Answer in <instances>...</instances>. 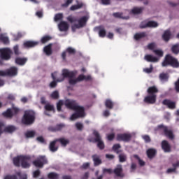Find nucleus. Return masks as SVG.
<instances>
[{
  "label": "nucleus",
  "instance_id": "1",
  "mask_svg": "<svg viewBox=\"0 0 179 179\" xmlns=\"http://www.w3.org/2000/svg\"><path fill=\"white\" fill-rule=\"evenodd\" d=\"M66 20L69 22V23H76V22H78V24H75L71 26L72 31H75L76 29H82L86 26L87 20H89V16H83L78 20V17L71 15L66 17Z\"/></svg>",
  "mask_w": 179,
  "mask_h": 179
},
{
  "label": "nucleus",
  "instance_id": "2",
  "mask_svg": "<svg viewBox=\"0 0 179 179\" xmlns=\"http://www.w3.org/2000/svg\"><path fill=\"white\" fill-rule=\"evenodd\" d=\"M147 93L148 95L144 98V103L146 104H155V103H156V100L157 99V94L159 93V89H157V87L154 85L148 87L147 90Z\"/></svg>",
  "mask_w": 179,
  "mask_h": 179
},
{
  "label": "nucleus",
  "instance_id": "3",
  "mask_svg": "<svg viewBox=\"0 0 179 179\" xmlns=\"http://www.w3.org/2000/svg\"><path fill=\"white\" fill-rule=\"evenodd\" d=\"M162 66H172V68H179L178 59H176L171 55L168 54L165 56L164 61L162 63Z\"/></svg>",
  "mask_w": 179,
  "mask_h": 179
},
{
  "label": "nucleus",
  "instance_id": "4",
  "mask_svg": "<svg viewBox=\"0 0 179 179\" xmlns=\"http://www.w3.org/2000/svg\"><path fill=\"white\" fill-rule=\"evenodd\" d=\"M35 120L34 113L31 110H26L22 118V122L24 125H31V124L34 123Z\"/></svg>",
  "mask_w": 179,
  "mask_h": 179
},
{
  "label": "nucleus",
  "instance_id": "5",
  "mask_svg": "<svg viewBox=\"0 0 179 179\" xmlns=\"http://www.w3.org/2000/svg\"><path fill=\"white\" fill-rule=\"evenodd\" d=\"M64 106L66 108H69V110H73L74 111L85 108V107L79 106V103H78L76 100L73 99H66L64 102Z\"/></svg>",
  "mask_w": 179,
  "mask_h": 179
},
{
  "label": "nucleus",
  "instance_id": "6",
  "mask_svg": "<svg viewBox=\"0 0 179 179\" xmlns=\"http://www.w3.org/2000/svg\"><path fill=\"white\" fill-rule=\"evenodd\" d=\"M32 164H34L35 167L43 169L44 167V164H48V159H47V157H45V155H41L38 156L36 159L33 161Z\"/></svg>",
  "mask_w": 179,
  "mask_h": 179
},
{
  "label": "nucleus",
  "instance_id": "7",
  "mask_svg": "<svg viewBox=\"0 0 179 179\" xmlns=\"http://www.w3.org/2000/svg\"><path fill=\"white\" fill-rule=\"evenodd\" d=\"M76 76V73H75V71H69L68 69H64L62 71V77L57 78V82H64L66 78H68L69 79L71 78H75Z\"/></svg>",
  "mask_w": 179,
  "mask_h": 179
},
{
  "label": "nucleus",
  "instance_id": "8",
  "mask_svg": "<svg viewBox=\"0 0 179 179\" xmlns=\"http://www.w3.org/2000/svg\"><path fill=\"white\" fill-rule=\"evenodd\" d=\"M75 111L76 113H73L70 117L71 121H75V120H78V118H83L86 115L85 108L76 110Z\"/></svg>",
  "mask_w": 179,
  "mask_h": 179
},
{
  "label": "nucleus",
  "instance_id": "9",
  "mask_svg": "<svg viewBox=\"0 0 179 179\" xmlns=\"http://www.w3.org/2000/svg\"><path fill=\"white\" fill-rule=\"evenodd\" d=\"M10 55H12V50L10 49H0V57L1 59H4L5 61H9V59H10Z\"/></svg>",
  "mask_w": 179,
  "mask_h": 179
},
{
  "label": "nucleus",
  "instance_id": "10",
  "mask_svg": "<svg viewBox=\"0 0 179 179\" xmlns=\"http://www.w3.org/2000/svg\"><path fill=\"white\" fill-rule=\"evenodd\" d=\"M132 136L130 134H119L117 135L116 139L118 142H129Z\"/></svg>",
  "mask_w": 179,
  "mask_h": 179
},
{
  "label": "nucleus",
  "instance_id": "11",
  "mask_svg": "<svg viewBox=\"0 0 179 179\" xmlns=\"http://www.w3.org/2000/svg\"><path fill=\"white\" fill-rule=\"evenodd\" d=\"M158 128L159 129H163L165 136L169 138V139L173 140L174 139V134H173V130H169V128L167 127L160 124L158 126Z\"/></svg>",
  "mask_w": 179,
  "mask_h": 179
},
{
  "label": "nucleus",
  "instance_id": "12",
  "mask_svg": "<svg viewBox=\"0 0 179 179\" xmlns=\"http://www.w3.org/2000/svg\"><path fill=\"white\" fill-rule=\"evenodd\" d=\"M31 157L30 156H21V166L23 169H29L30 167V162Z\"/></svg>",
  "mask_w": 179,
  "mask_h": 179
},
{
  "label": "nucleus",
  "instance_id": "13",
  "mask_svg": "<svg viewBox=\"0 0 179 179\" xmlns=\"http://www.w3.org/2000/svg\"><path fill=\"white\" fill-rule=\"evenodd\" d=\"M161 148L165 153H170V152H171V145H170L167 140H163L162 141Z\"/></svg>",
  "mask_w": 179,
  "mask_h": 179
},
{
  "label": "nucleus",
  "instance_id": "14",
  "mask_svg": "<svg viewBox=\"0 0 179 179\" xmlns=\"http://www.w3.org/2000/svg\"><path fill=\"white\" fill-rule=\"evenodd\" d=\"M122 165L117 164L115 169L113 170V173H114L116 177H120V178H122V177H124V173H122Z\"/></svg>",
  "mask_w": 179,
  "mask_h": 179
},
{
  "label": "nucleus",
  "instance_id": "15",
  "mask_svg": "<svg viewBox=\"0 0 179 179\" xmlns=\"http://www.w3.org/2000/svg\"><path fill=\"white\" fill-rule=\"evenodd\" d=\"M44 115H48V117H51V115L48 113V111H52V113H55V108L54 107V105H52L50 103H46L44 106Z\"/></svg>",
  "mask_w": 179,
  "mask_h": 179
},
{
  "label": "nucleus",
  "instance_id": "16",
  "mask_svg": "<svg viewBox=\"0 0 179 179\" xmlns=\"http://www.w3.org/2000/svg\"><path fill=\"white\" fill-rule=\"evenodd\" d=\"M92 135H93V136H94V138L89 139L90 142L96 143L99 142V141H101V136L100 135V133L99 131H97V130H93Z\"/></svg>",
  "mask_w": 179,
  "mask_h": 179
},
{
  "label": "nucleus",
  "instance_id": "17",
  "mask_svg": "<svg viewBox=\"0 0 179 179\" xmlns=\"http://www.w3.org/2000/svg\"><path fill=\"white\" fill-rule=\"evenodd\" d=\"M58 27L60 31H68L69 30V24L65 21H62L59 23Z\"/></svg>",
  "mask_w": 179,
  "mask_h": 179
},
{
  "label": "nucleus",
  "instance_id": "18",
  "mask_svg": "<svg viewBox=\"0 0 179 179\" xmlns=\"http://www.w3.org/2000/svg\"><path fill=\"white\" fill-rule=\"evenodd\" d=\"M163 106H167L170 110H174L176 108V102L171 101L170 99H164L162 101Z\"/></svg>",
  "mask_w": 179,
  "mask_h": 179
},
{
  "label": "nucleus",
  "instance_id": "19",
  "mask_svg": "<svg viewBox=\"0 0 179 179\" xmlns=\"http://www.w3.org/2000/svg\"><path fill=\"white\" fill-rule=\"evenodd\" d=\"M62 128H65V124H57L56 126H50L48 127V130L51 132H57L58 131H61Z\"/></svg>",
  "mask_w": 179,
  "mask_h": 179
},
{
  "label": "nucleus",
  "instance_id": "20",
  "mask_svg": "<svg viewBox=\"0 0 179 179\" xmlns=\"http://www.w3.org/2000/svg\"><path fill=\"white\" fill-rule=\"evenodd\" d=\"M148 159H153L157 155V150L155 148H149L146 151Z\"/></svg>",
  "mask_w": 179,
  "mask_h": 179
},
{
  "label": "nucleus",
  "instance_id": "21",
  "mask_svg": "<svg viewBox=\"0 0 179 179\" xmlns=\"http://www.w3.org/2000/svg\"><path fill=\"white\" fill-rule=\"evenodd\" d=\"M7 76H16L17 75V69L16 66H12L6 70Z\"/></svg>",
  "mask_w": 179,
  "mask_h": 179
},
{
  "label": "nucleus",
  "instance_id": "22",
  "mask_svg": "<svg viewBox=\"0 0 179 179\" xmlns=\"http://www.w3.org/2000/svg\"><path fill=\"white\" fill-rule=\"evenodd\" d=\"M15 62L17 65L23 66V65H25L26 62H27V57H16Z\"/></svg>",
  "mask_w": 179,
  "mask_h": 179
},
{
  "label": "nucleus",
  "instance_id": "23",
  "mask_svg": "<svg viewBox=\"0 0 179 179\" xmlns=\"http://www.w3.org/2000/svg\"><path fill=\"white\" fill-rule=\"evenodd\" d=\"M43 52H45V55H48V57L52 55V43H50L45 46L43 48Z\"/></svg>",
  "mask_w": 179,
  "mask_h": 179
},
{
  "label": "nucleus",
  "instance_id": "24",
  "mask_svg": "<svg viewBox=\"0 0 179 179\" xmlns=\"http://www.w3.org/2000/svg\"><path fill=\"white\" fill-rule=\"evenodd\" d=\"M57 139H55L53 141H51L49 145V149L50 152H55L58 150V145H57Z\"/></svg>",
  "mask_w": 179,
  "mask_h": 179
},
{
  "label": "nucleus",
  "instance_id": "25",
  "mask_svg": "<svg viewBox=\"0 0 179 179\" xmlns=\"http://www.w3.org/2000/svg\"><path fill=\"white\" fill-rule=\"evenodd\" d=\"M162 38L166 43L170 41V39L171 38V31L169 29L164 31L162 35Z\"/></svg>",
  "mask_w": 179,
  "mask_h": 179
},
{
  "label": "nucleus",
  "instance_id": "26",
  "mask_svg": "<svg viewBox=\"0 0 179 179\" xmlns=\"http://www.w3.org/2000/svg\"><path fill=\"white\" fill-rule=\"evenodd\" d=\"M55 75H57V72L51 73L52 79L53 80V81H52L49 85L51 89H54L55 87H57V85L58 83V81H57V77H55Z\"/></svg>",
  "mask_w": 179,
  "mask_h": 179
},
{
  "label": "nucleus",
  "instance_id": "27",
  "mask_svg": "<svg viewBox=\"0 0 179 179\" xmlns=\"http://www.w3.org/2000/svg\"><path fill=\"white\" fill-rule=\"evenodd\" d=\"M38 45V42L27 41L24 43V47L25 48H33V47H36V45Z\"/></svg>",
  "mask_w": 179,
  "mask_h": 179
},
{
  "label": "nucleus",
  "instance_id": "28",
  "mask_svg": "<svg viewBox=\"0 0 179 179\" xmlns=\"http://www.w3.org/2000/svg\"><path fill=\"white\" fill-rule=\"evenodd\" d=\"M97 29H99V37H101L102 38H104L107 34V31H106V29H104V27L99 26L96 27Z\"/></svg>",
  "mask_w": 179,
  "mask_h": 179
},
{
  "label": "nucleus",
  "instance_id": "29",
  "mask_svg": "<svg viewBox=\"0 0 179 179\" xmlns=\"http://www.w3.org/2000/svg\"><path fill=\"white\" fill-rule=\"evenodd\" d=\"M56 141L59 142L62 146H64V148L66 145H69V139H66L65 138H56Z\"/></svg>",
  "mask_w": 179,
  "mask_h": 179
},
{
  "label": "nucleus",
  "instance_id": "30",
  "mask_svg": "<svg viewBox=\"0 0 179 179\" xmlns=\"http://www.w3.org/2000/svg\"><path fill=\"white\" fill-rule=\"evenodd\" d=\"M148 36L146 34V32H140V33H136L134 35V39H136V41H138V40H141V38H145Z\"/></svg>",
  "mask_w": 179,
  "mask_h": 179
},
{
  "label": "nucleus",
  "instance_id": "31",
  "mask_svg": "<svg viewBox=\"0 0 179 179\" xmlns=\"http://www.w3.org/2000/svg\"><path fill=\"white\" fill-rule=\"evenodd\" d=\"M78 80H80V82H82L83 80H85L86 82H89L90 80H92V76L88 75L86 76L83 74H80L78 76Z\"/></svg>",
  "mask_w": 179,
  "mask_h": 179
},
{
  "label": "nucleus",
  "instance_id": "32",
  "mask_svg": "<svg viewBox=\"0 0 179 179\" xmlns=\"http://www.w3.org/2000/svg\"><path fill=\"white\" fill-rule=\"evenodd\" d=\"M4 132H7V134H13L16 131V127L13 125H9L4 128Z\"/></svg>",
  "mask_w": 179,
  "mask_h": 179
},
{
  "label": "nucleus",
  "instance_id": "33",
  "mask_svg": "<svg viewBox=\"0 0 179 179\" xmlns=\"http://www.w3.org/2000/svg\"><path fill=\"white\" fill-rule=\"evenodd\" d=\"M145 59L148 61V62H157V61H159V59H157V57H153L150 55H146L145 56Z\"/></svg>",
  "mask_w": 179,
  "mask_h": 179
},
{
  "label": "nucleus",
  "instance_id": "34",
  "mask_svg": "<svg viewBox=\"0 0 179 179\" xmlns=\"http://www.w3.org/2000/svg\"><path fill=\"white\" fill-rule=\"evenodd\" d=\"M105 107L108 108V110H113L114 108V102L111 101V99H106L105 101Z\"/></svg>",
  "mask_w": 179,
  "mask_h": 179
},
{
  "label": "nucleus",
  "instance_id": "35",
  "mask_svg": "<svg viewBox=\"0 0 179 179\" xmlns=\"http://www.w3.org/2000/svg\"><path fill=\"white\" fill-rule=\"evenodd\" d=\"M159 78L161 82H168L169 76L167 73H162L159 74Z\"/></svg>",
  "mask_w": 179,
  "mask_h": 179
},
{
  "label": "nucleus",
  "instance_id": "36",
  "mask_svg": "<svg viewBox=\"0 0 179 179\" xmlns=\"http://www.w3.org/2000/svg\"><path fill=\"white\" fill-rule=\"evenodd\" d=\"M92 159L94 166H100V164H101V159H100V157H99V155H92Z\"/></svg>",
  "mask_w": 179,
  "mask_h": 179
},
{
  "label": "nucleus",
  "instance_id": "37",
  "mask_svg": "<svg viewBox=\"0 0 179 179\" xmlns=\"http://www.w3.org/2000/svg\"><path fill=\"white\" fill-rule=\"evenodd\" d=\"M3 117H6V118H13V112L12 111V109L8 108L3 113Z\"/></svg>",
  "mask_w": 179,
  "mask_h": 179
},
{
  "label": "nucleus",
  "instance_id": "38",
  "mask_svg": "<svg viewBox=\"0 0 179 179\" xmlns=\"http://www.w3.org/2000/svg\"><path fill=\"white\" fill-rule=\"evenodd\" d=\"M13 164L16 167H20V162H22V156L14 157L13 159Z\"/></svg>",
  "mask_w": 179,
  "mask_h": 179
},
{
  "label": "nucleus",
  "instance_id": "39",
  "mask_svg": "<svg viewBox=\"0 0 179 179\" xmlns=\"http://www.w3.org/2000/svg\"><path fill=\"white\" fill-rule=\"evenodd\" d=\"M48 178H49V179H59V174L55 173V172H50L48 174Z\"/></svg>",
  "mask_w": 179,
  "mask_h": 179
},
{
  "label": "nucleus",
  "instance_id": "40",
  "mask_svg": "<svg viewBox=\"0 0 179 179\" xmlns=\"http://www.w3.org/2000/svg\"><path fill=\"white\" fill-rule=\"evenodd\" d=\"M120 163H125L127 162V155L125 153H121L118 155Z\"/></svg>",
  "mask_w": 179,
  "mask_h": 179
},
{
  "label": "nucleus",
  "instance_id": "41",
  "mask_svg": "<svg viewBox=\"0 0 179 179\" xmlns=\"http://www.w3.org/2000/svg\"><path fill=\"white\" fill-rule=\"evenodd\" d=\"M142 10H143V8H142V7H140V8L136 7V8H134L131 10V12L134 15H139V13H142Z\"/></svg>",
  "mask_w": 179,
  "mask_h": 179
},
{
  "label": "nucleus",
  "instance_id": "42",
  "mask_svg": "<svg viewBox=\"0 0 179 179\" xmlns=\"http://www.w3.org/2000/svg\"><path fill=\"white\" fill-rule=\"evenodd\" d=\"M171 51H172L173 54H175V55H178V54H179L178 44L173 45L171 48Z\"/></svg>",
  "mask_w": 179,
  "mask_h": 179
},
{
  "label": "nucleus",
  "instance_id": "43",
  "mask_svg": "<svg viewBox=\"0 0 179 179\" xmlns=\"http://www.w3.org/2000/svg\"><path fill=\"white\" fill-rule=\"evenodd\" d=\"M0 41L4 44H9V38L3 34L0 35Z\"/></svg>",
  "mask_w": 179,
  "mask_h": 179
},
{
  "label": "nucleus",
  "instance_id": "44",
  "mask_svg": "<svg viewBox=\"0 0 179 179\" xmlns=\"http://www.w3.org/2000/svg\"><path fill=\"white\" fill-rule=\"evenodd\" d=\"M119 149H121V145L120 144H115L113 146V150L115 152V153H117V155L121 153V150H120Z\"/></svg>",
  "mask_w": 179,
  "mask_h": 179
},
{
  "label": "nucleus",
  "instance_id": "45",
  "mask_svg": "<svg viewBox=\"0 0 179 179\" xmlns=\"http://www.w3.org/2000/svg\"><path fill=\"white\" fill-rule=\"evenodd\" d=\"M52 37L50 36H43L41 39V43L42 44H45V43H48V41H50V40H52Z\"/></svg>",
  "mask_w": 179,
  "mask_h": 179
},
{
  "label": "nucleus",
  "instance_id": "46",
  "mask_svg": "<svg viewBox=\"0 0 179 179\" xmlns=\"http://www.w3.org/2000/svg\"><path fill=\"white\" fill-rule=\"evenodd\" d=\"M78 82H80V80H79V77L76 79H73V78H69V83L71 85H76Z\"/></svg>",
  "mask_w": 179,
  "mask_h": 179
},
{
  "label": "nucleus",
  "instance_id": "47",
  "mask_svg": "<svg viewBox=\"0 0 179 179\" xmlns=\"http://www.w3.org/2000/svg\"><path fill=\"white\" fill-rule=\"evenodd\" d=\"M66 52L69 54V55H75L76 54V50H75L72 47H69L66 48Z\"/></svg>",
  "mask_w": 179,
  "mask_h": 179
},
{
  "label": "nucleus",
  "instance_id": "48",
  "mask_svg": "<svg viewBox=\"0 0 179 179\" xmlns=\"http://www.w3.org/2000/svg\"><path fill=\"white\" fill-rule=\"evenodd\" d=\"M148 27H157L159 24L156 21H148L147 22Z\"/></svg>",
  "mask_w": 179,
  "mask_h": 179
},
{
  "label": "nucleus",
  "instance_id": "49",
  "mask_svg": "<svg viewBox=\"0 0 179 179\" xmlns=\"http://www.w3.org/2000/svg\"><path fill=\"white\" fill-rule=\"evenodd\" d=\"M36 135V131H28L25 133L26 138H34Z\"/></svg>",
  "mask_w": 179,
  "mask_h": 179
},
{
  "label": "nucleus",
  "instance_id": "50",
  "mask_svg": "<svg viewBox=\"0 0 179 179\" xmlns=\"http://www.w3.org/2000/svg\"><path fill=\"white\" fill-rule=\"evenodd\" d=\"M50 96L52 99H54V100H58V99H59V92H58V91H54Z\"/></svg>",
  "mask_w": 179,
  "mask_h": 179
},
{
  "label": "nucleus",
  "instance_id": "51",
  "mask_svg": "<svg viewBox=\"0 0 179 179\" xmlns=\"http://www.w3.org/2000/svg\"><path fill=\"white\" fill-rule=\"evenodd\" d=\"M96 143H97V148H99L100 150H103V149H104L105 145L103 140H99V141H96Z\"/></svg>",
  "mask_w": 179,
  "mask_h": 179
},
{
  "label": "nucleus",
  "instance_id": "52",
  "mask_svg": "<svg viewBox=\"0 0 179 179\" xmlns=\"http://www.w3.org/2000/svg\"><path fill=\"white\" fill-rule=\"evenodd\" d=\"M55 22H58L64 19V15L62 13H57L55 15Z\"/></svg>",
  "mask_w": 179,
  "mask_h": 179
},
{
  "label": "nucleus",
  "instance_id": "53",
  "mask_svg": "<svg viewBox=\"0 0 179 179\" xmlns=\"http://www.w3.org/2000/svg\"><path fill=\"white\" fill-rule=\"evenodd\" d=\"M133 157H134V159H136L137 160H138L139 166H145V162H143V160L141 159V158L138 156V155H133Z\"/></svg>",
  "mask_w": 179,
  "mask_h": 179
},
{
  "label": "nucleus",
  "instance_id": "54",
  "mask_svg": "<svg viewBox=\"0 0 179 179\" xmlns=\"http://www.w3.org/2000/svg\"><path fill=\"white\" fill-rule=\"evenodd\" d=\"M62 106H64V101H59L58 103H57V111L60 112L62 111Z\"/></svg>",
  "mask_w": 179,
  "mask_h": 179
},
{
  "label": "nucleus",
  "instance_id": "55",
  "mask_svg": "<svg viewBox=\"0 0 179 179\" xmlns=\"http://www.w3.org/2000/svg\"><path fill=\"white\" fill-rule=\"evenodd\" d=\"M82 6H83V4L73 5L71 6L70 9L71 10H76L78 9H80Z\"/></svg>",
  "mask_w": 179,
  "mask_h": 179
},
{
  "label": "nucleus",
  "instance_id": "56",
  "mask_svg": "<svg viewBox=\"0 0 179 179\" xmlns=\"http://www.w3.org/2000/svg\"><path fill=\"white\" fill-rule=\"evenodd\" d=\"M13 51H14V54L15 55H20L21 52L20 51H19V45H16L13 47Z\"/></svg>",
  "mask_w": 179,
  "mask_h": 179
},
{
  "label": "nucleus",
  "instance_id": "57",
  "mask_svg": "<svg viewBox=\"0 0 179 179\" xmlns=\"http://www.w3.org/2000/svg\"><path fill=\"white\" fill-rule=\"evenodd\" d=\"M143 72H145V73H152L153 72V65L151 64L150 68L143 69Z\"/></svg>",
  "mask_w": 179,
  "mask_h": 179
},
{
  "label": "nucleus",
  "instance_id": "58",
  "mask_svg": "<svg viewBox=\"0 0 179 179\" xmlns=\"http://www.w3.org/2000/svg\"><path fill=\"white\" fill-rule=\"evenodd\" d=\"M143 139L145 141V143H150L151 142L150 136L149 135L142 136Z\"/></svg>",
  "mask_w": 179,
  "mask_h": 179
},
{
  "label": "nucleus",
  "instance_id": "59",
  "mask_svg": "<svg viewBox=\"0 0 179 179\" xmlns=\"http://www.w3.org/2000/svg\"><path fill=\"white\" fill-rule=\"evenodd\" d=\"M90 167V163H89V162H85V163H84V164L81 166L80 169H82L83 170H87V169H89Z\"/></svg>",
  "mask_w": 179,
  "mask_h": 179
},
{
  "label": "nucleus",
  "instance_id": "60",
  "mask_svg": "<svg viewBox=\"0 0 179 179\" xmlns=\"http://www.w3.org/2000/svg\"><path fill=\"white\" fill-rule=\"evenodd\" d=\"M153 52H155V55H157L158 57H163V51L160 50H154Z\"/></svg>",
  "mask_w": 179,
  "mask_h": 179
},
{
  "label": "nucleus",
  "instance_id": "61",
  "mask_svg": "<svg viewBox=\"0 0 179 179\" xmlns=\"http://www.w3.org/2000/svg\"><path fill=\"white\" fill-rule=\"evenodd\" d=\"M3 179H19L16 175H6Z\"/></svg>",
  "mask_w": 179,
  "mask_h": 179
},
{
  "label": "nucleus",
  "instance_id": "62",
  "mask_svg": "<svg viewBox=\"0 0 179 179\" xmlns=\"http://www.w3.org/2000/svg\"><path fill=\"white\" fill-rule=\"evenodd\" d=\"M76 127L78 131H82V129H83V124L78 122L76 123Z\"/></svg>",
  "mask_w": 179,
  "mask_h": 179
},
{
  "label": "nucleus",
  "instance_id": "63",
  "mask_svg": "<svg viewBox=\"0 0 179 179\" xmlns=\"http://www.w3.org/2000/svg\"><path fill=\"white\" fill-rule=\"evenodd\" d=\"M40 174H41L40 169H37L36 171H34V173H33L34 178H37V177H38V176H40Z\"/></svg>",
  "mask_w": 179,
  "mask_h": 179
},
{
  "label": "nucleus",
  "instance_id": "64",
  "mask_svg": "<svg viewBox=\"0 0 179 179\" xmlns=\"http://www.w3.org/2000/svg\"><path fill=\"white\" fill-rule=\"evenodd\" d=\"M175 90L177 93H179V78L175 83Z\"/></svg>",
  "mask_w": 179,
  "mask_h": 179
}]
</instances>
